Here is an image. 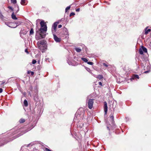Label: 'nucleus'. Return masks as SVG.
Returning a JSON list of instances; mask_svg holds the SVG:
<instances>
[{"label": "nucleus", "instance_id": "nucleus-1", "mask_svg": "<svg viewBox=\"0 0 151 151\" xmlns=\"http://www.w3.org/2000/svg\"><path fill=\"white\" fill-rule=\"evenodd\" d=\"M40 24L42 28L43 27H44L40 29L39 35H40V38L39 37L37 38V37H36V39L37 40L41 39L42 38L45 37V35L44 34V32H45L47 30V27L46 25H45L44 21H41L40 22Z\"/></svg>", "mask_w": 151, "mask_h": 151}, {"label": "nucleus", "instance_id": "nucleus-2", "mask_svg": "<svg viewBox=\"0 0 151 151\" xmlns=\"http://www.w3.org/2000/svg\"><path fill=\"white\" fill-rule=\"evenodd\" d=\"M37 47L42 51V52H45L47 49V42L44 40L38 41L37 43Z\"/></svg>", "mask_w": 151, "mask_h": 151}, {"label": "nucleus", "instance_id": "nucleus-3", "mask_svg": "<svg viewBox=\"0 0 151 151\" xmlns=\"http://www.w3.org/2000/svg\"><path fill=\"white\" fill-rule=\"evenodd\" d=\"M93 99H89L88 101V108L91 109L93 107Z\"/></svg>", "mask_w": 151, "mask_h": 151}, {"label": "nucleus", "instance_id": "nucleus-4", "mask_svg": "<svg viewBox=\"0 0 151 151\" xmlns=\"http://www.w3.org/2000/svg\"><path fill=\"white\" fill-rule=\"evenodd\" d=\"M59 23L58 22H56L54 23L52 25V33L55 32L56 30V27L57 26L58 24Z\"/></svg>", "mask_w": 151, "mask_h": 151}, {"label": "nucleus", "instance_id": "nucleus-5", "mask_svg": "<svg viewBox=\"0 0 151 151\" xmlns=\"http://www.w3.org/2000/svg\"><path fill=\"white\" fill-rule=\"evenodd\" d=\"M104 111L105 112V114L106 115L107 113L108 109L107 105L106 102H104Z\"/></svg>", "mask_w": 151, "mask_h": 151}, {"label": "nucleus", "instance_id": "nucleus-6", "mask_svg": "<svg viewBox=\"0 0 151 151\" xmlns=\"http://www.w3.org/2000/svg\"><path fill=\"white\" fill-rule=\"evenodd\" d=\"M54 39L57 42H59L60 41L61 39L55 35L53 34Z\"/></svg>", "mask_w": 151, "mask_h": 151}, {"label": "nucleus", "instance_id": "nucleus-7", "mask_svg": "<svg viewBox=\"0 0 151 151\" xmlns=\"http://www.w3.org/2000/svg\"><path fill=\"white\" fill-rule=\"evenodd\" d=\"M12 17L13 19L14 20H16L17 19L16 16L14 14V13H13L12 14Z\"/></svg>", "mask_w": 151, "mask_h": 151}, {"label": "nucleus", "instance_id": "nucleus-8", "mask_svg": "<svg viewBox=\"0 0 151 151\" xmlns=\"http://www.w3.org/2000/svg\"><path fill=\"white\" fill-rule=\"evenodd\" d=\"M24 105L25 106L27 107L28 106V102H27V101L26 100H24Z\"/></svg>", "mask_w": 151, "mask_h": 151}, {"label": "nucleus", "instance_id": "nucleus-9", "mask_svg": "<svg viewBox=\"0 0 151 151\" xmlns=\"http://www.w3.org/2000/svg\"><path fill=\"white\" fill-rule=\"evenodd\" d=\"M147 28H145V34H147L149 32H150L151 31V29H147Z\"/></svg>", "mask_w": 151, "mask_h": 151}, {"label": "nucleus", "instance_id": "nucleus-10", "mask_svg": "<svg viewBox=\"0 0 151 151\" xmlns=\"http://www.w3.org/2000/svg\"><path fill=\"white\" fill-rule=\"evenodd\" d=\"M142 50L143 52H147V49L144 47H142Z\"/></svg>", "mask_w": 151, "mask_h": 151}, {"label": "nucleus", "instance_id": "nucleus-11", "mask_svg": "<svg viewBox=\"0 0 151 151\" xmlns=\"http://www.w3.org/2000/svg\"><path fill=\"white\" fill-rule=\"evenodd\" d=\"M95 77L96 78L99 79H101L103 78V76L101 75H99L98 76H97Z\"/></svg>", "mask_w": 151, "mask_h": 151}, {"label": "nucleus", "instance_id": "nucleus-12", "mask_svg": "<svg viewBox=\"0 0 151 151\" xmlns=\"http://www.w3.org/2000/svg\"><path fill=\"white\" fill-rule=\"evenodd\" d=\"M81 59L83 61L85 62H88V60L85 58H82Z\"/></svg>", "mask_w": 151, "mask_h": 151}, {"label": "nucleus", "instance_id": "nucleus-13", "mask_svg": "<svg viewBox=\"0 0 151 151\" xmlns=\"http://www.w3.org/2000/svg\"><path fill=\"white\" fill-rule=\"evenodd\" d=\"M75 50L78 52H80L81 50V49L79 48H76Z\"/></svg>", "mask_w": 151, "mask_h": 151}, {"label": "nucleus", "instance_id": "nucleus-14", "mask_svg": "<svg viewBox=\"0 0 151 151\" xmlns=\"http://www.w3.org/2000/svg\"><path fill=\"white\" fill-rule=\"evenodd\" d=\"M26 0H21V4L22 5H24V4L25 3Z\"/></svg>", "mask_w": 151, "mask_h": 151}, {"label": "nucleus", "instance_id": "nucleus-15", "mask_svg": "<svg viewBox=\"0 0 151 151\" xmlns=\"http://www.w3.org/2000/svg\"><path fill=\"white\" fill-rule=\"evenodd\" d=\"M34 33V31L33 29L32 28L31 29L30 31V35H32Z\"/></svg>", "mask_w": 151, "mask_h": 151}, {"label": "nucleus", "instance_id": "nucleus-16", "mask_svg": "<svg viewBox=\"0 0 151 151\" xmlns=\"http://www.w3.org/2000/svg\"><path fill=\"white\" fill-rule=\"evenodd\" d=\"M110 119H111L112 122H113L114 121V117L113 115H111L110 116Z\"/></svg>", "mask_w": 151, "mask_h": 151}, {"label": "nucleus", "instance_id": "nucleus-17", "mask_svg": "<svg viewBox=\"0 0 151 151\" xmlns=\"http://www.w3.org/2000/svg\"><path fill=\"white\" fill-rule=\"evenodd\" d=\"M25 122V120L23 119H21L19 120V122L20 123H23Z\"/></svg>", "mask_w": 151, "mask_h": 151}, {"label": "nucleus", "instance_id": "nucleus-18", "mask_svg": "<svg viewBox=\"0 0 151 151\" xmlns=\"http://www.w3.org/2000/svg\"><path fill=\"white\" fill-rule=\"evenodd\" d=\"M139 53L140 54H143V51L142 50V49H140L139 50Z\"/></svg>", "mask_w": 151, "mask_h": 151}, {"label": "nucleus", "instance_id": "nucleus-19", "mask_svg": "<svg viewBox=\"0 0 151 151\" xmlns=\"http://www.w3.org/2000/svg\"><path fill=\"white\" fill-rule=\"evenodd\" d=\"M11 2L12 3H13L14 4H15L17 3V0H12L11 1Z\"/></svg>", "mask_w": 151, "mask_h": 151}, {"label": "nucleus", "instance_id": "nucleus-20", "mask_svg": "<svg viewBox=\"0 0 151 151\" xmlns=\"http://www.w3.org/2000/svg\"><path fill=\"white\" fill-rule=\"evenodd\" d=\"M70 6H69L67 7L65 9V12H66L69 9H70Z\"/></svg>", "mask_w": 151, "mask_h": 151}, {"label": "nucleus", "instance_id": "nucleus-21", "mask_svg": "<svg viewBox=\"0 0 151 151\" xmlns=\"http://www.w3.org/2000/svg\"><path fill=\"white\" fill-rule=\"evenodd\" d=\"M134 78H137L138 79L139 78V76L137 75H135L134 76Z\"/></svg>", "mask_w": 151, "mask_h": 151}, {"label": "nucleus", "instance_id": "nucleus-22", "mask_svg": "<svg viewBox=\"0 0 151 151\" xmlns=\"http://www.w3.org/2000/svg\"><path fill=\"white\" fill-rule=\"evenodd\" d=\"M36 61L35 60H33L32 61V63L33 64H35L36 63Z\"/></svg>", "mask_w": 151, "mask_h": 151}, {"label": "nucleus", "instance_id": "nucleus-23", "mask_svg": "<svg viewBox=\"0 0 151 151\" xmlns=\"http://www.w3.org/2000/svg\"><path fill=\"white\" fill-rule=\"evenodd\" d=\"M87 63L89 65H92L93 64V63L91 62H87Z\"/></svg>", "mask_w": 151, "mask_h": 151}, {"label": "nucleus", "instance_id": "nucleus-24", "mask_svg": "<svg viewBox=\"0 0 151 151\" xmlns=\"http://www.w3.org/2000/svg\"><path fill=\"white\" fill-rule=\"evenodd\" d=\"M44 150L45 151H52L47 148H45Z\"/></svg>", "mask_w": 151, "mask_h": 151}, {"label": "nucleus", "instance_id": "nucleus-25", "mask_svg": "<svg viewBox=\"0 0 151 151\" xmlns=\"http://www.w3.org/2000/svg\"><path fill=\"white\" fill-rule=\"evenodd\" d=\"M8 8L9 9H11V10H12V11L13 10V9L12 8V7H11V6H8Z\"/></svg>", "mask_w": 151, "mask_h": 151}, {"label": "nucleus", "instance_id": "nucleus-26", "mask_svg": "<svg viewBox=\"0 0 151 151\" xmlns=\"http://www.w3.org/2000/svg\"><path fill=\"white\" fill-rule=\"evenodd\" d=\"M75 14L74 13L72 12V13H71L70 14V16H72L73 15H74Z\"/></svg>", "mask_w": 151, "mask_h": 151}, {"label": "nucleus", "instance_id": "nucleus-27", "mask_svg": "<svg viewBox=\"0 0 151 151\" xmlns=\"http://www.w3.org/2000/svg\"><path fill=\"white\" fill-rule=\"evenodd\" d=\"M103 65L104 66L106 67H107L108 66V65L107 64L104 63H103Z\"/></svg>", "mask_w": 151, "mask_h": 151}, {"label": "nucleus", "instance_id": "nucleus-28", "mask_svg": "<svg viewBox=\"0 0 151 151\" xmlns=\"http://www.w3.org/2000/svg\"><path fill=\"white\" fill-rule=\"evenodd\" d=\"M62 27V25L61 24H60L58 26V28H60Z\"/></svg>", "mask_w": 151, "mask_h": 151}, {"label": "nucleus", "instance_id": "nucleus-29", "mask_svg": "<svg viewBox=\"0 0 151 151\" xmlns=\"http://www.w3.org/2000/svg\"><path fill=\"white\" fill-rule=\"evenodd\" d=\"M3 90L2 88H0V93L3 92Z\"/></svg>", "mask_w": 151, "mask_h": 151}, {"label": "nucleus", "instance_id": "nucleus-30", "mask_svg": "<svg viewBox=\"0 0 151 151\" xmlns=\"http://www.w3.org/2000/svg\"><path fill=\"white\" fill-rule=\"evenodd\" d=\"M25 52H27V53H28L29 52L27 51V49H26L25 50Z\"/></svg>", "mask_w": 151, "mask_h": 151}, {"label": "nucleus", "instance_id": "nucleus-31", "mask_svg": "<svg viewBox=\"0 0 151 151\" xmlns=\"http://www.w3.org/2000/svg\"><path fill=\"white\" fill-rule=\"evenodd\" d=\"M99 84L101 86H102V83L101 82H99Z\"/></svg>", "mask_w": 151, "mask_h": 151}, {"label": "nucleus", "instance_id": "nucleus-32", "mask_svg": "<svg viewBox=\"0 0 151 151\" xmlns=\"http://www.w3.org/2000/svg\"><path fill=\"white\" fill-rule=\"evenodd\" d=\"M31 75L32 76H33L34 74V73L32 71H31Z\"/></svg>", "mask_w": 151, "mask_h": 151}, {"label": "nucleus", "instance_id": "nucleus-33", "mask_svg": "<svg viewBox=\"0 0 151 151\" xmlns=\"http://www.w3.org/2000/svg\"><path fill=\"white\" fill-rule=\"evenodd\" d=\"M76 12H79L80 11V9L78 8V9H77L76 10Z\"/></svg>", "mask_w": 151, "mask_h": 151}, {"label": "nucleus", "instance_id": "nucleus-34", "mask_svg": "<svg viewBox=\"0 0 151 151\" xmlns=\"http://www.w3.org/2000/svg\"><path fill=\"white\" fill-rule=\"evenodd\" d=\"M31 71H28L27 72V73L28 74H29L30 73H31Z\"/></svg>", "mask_w": 151, "mask_h": 151}, {"label": "nucleus", "instance_id": "nucleus-35", "mask_svg": "<svg viewBox=\"0 0 151 151\" xmlns=\"http://www.w3.org/2000/svg\"><path fill=\"white\" fill-rule=\"evenodd\" d=\"M149 71H145V72H144V73H148V72H149Z\"/></svg>", "mask_w": 151, "mask_h": 151}, {"label": "nucleus", "instance_id": "nucleus-36", "mask_svg": "<svg viewBox=\"0 0 151 151\" xmlns=\"http://www.w3.org/2000/svg\"><path fill=\"white\" fill-rule=\"evenodd\" d=\"M4 83V82H3L1 83L0 84L1 85H3Z\"/></svg>", "mask_w": 151, "mask_h": 151}, {"label": "nucleus", "instance_id": "nucleus-37", "mask_svg": "<svg viewBox=\"0 0 151 151\" xmlns=\"http://www.w3.org/2000/svg\"><path fill=\"white\" fill-rule=\"evenodd\" d=\"M150 48H151V42L150 43Z\"/></svg>", "mask_w": 151, "mask_h": 151}, {"label": "nucleus", "instance_id": "nucleus-38", "mask_svg": "<svg viewBox=\"0 0 151 151\" xmlns=\"http://www.w3.org/2000/svg\"><path fill=\"white\" fill-rule=\"evenodd\" d=\"M0 17H3V16L2 14H1V15H0Z\"/></svg>", "mask_w": 151, "mask_h": 151}, {"label": "nucleus", "instance_id": "nucleus-39", "mask_svg": "<svg viewBox=\"0 0 151 151\" xmlns=\"http://www.w3.org/2000/svg\"><path fill=\"white\" fill-rule=\"evenodd\" d=\"M18 9L17 10V11H18L19 10V6H18Z\"/></svg>", "mask_w": 151, "mask_h": 151}, {"label": "nucleus", "instance_id": "nucleus-40", "mask_svg": "<svg viewBox=\"0 0 151 151\" xmlns=\"http://www.w3.org/2000/svg\"><path fill=\"white\" fill-rule=\"evenodd\" d=\"M147 67H148V68H150V66H149V65H148V66H147Z\"/></svg>", "mask_w": 151, "mask_h": 151}, {"label": "nucleus", "instance_id": "nucleus-41", "mask_svg": "<svg viewBox=\"0 0 151 151\" xmlns=\"http://www.w3.org/2000/svg\"><path fill=\"white\" fill-rule=\"evenodd\" d=\"M24 94L25 95V93H24Z\"/></svg>", "mask_w": 151, "mask_h": 151}, {"label": "nucleus", "instance_id": "nucleus-42", "mask_svg": "<svg viewBox=\"0 0 151 151\" xmlns=\"http://www.w3.org/2000/svg\"><path fill=\"white\" fill-rule=\"evenodd\" d=\"M1 82H0V83Z\"/></svg>", "mask_w": 151, "mask_h": 151}]
</instances>
